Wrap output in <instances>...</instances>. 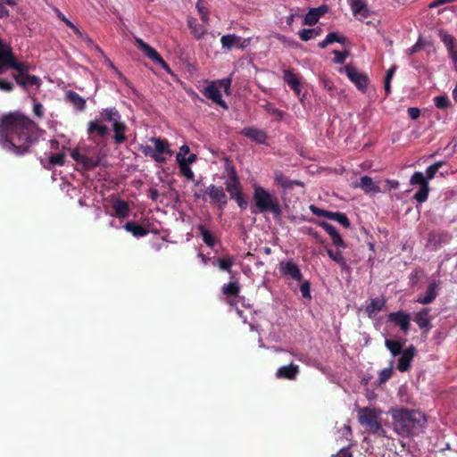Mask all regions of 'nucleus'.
Masks as SVG:
<instances>
[{
	"instance_id": "obj_1",
	"label": "nucleus",
	"mask_w": 457,
	"mask_h": 457,
	"mask_svg": "<svg viewBox=\"0 0 457 457\" xmlns=\"http://www.w3.org/2000/svg\"><path fill=\"white\" fill-rule=\"evenodd\" d=\"M38 125L20 112H10L0 117V145L15 155H25L38 139Z\"/></svg>"
},
{
	"instance_id": "obj_2",
	"label": "nucleus",
	"mask_w": 457,
	"mask_h": 457,
	"mask_svg": "<svg viewBox=\"0 0 457 457\" xmlns=\"http://www.w3.org/2000/svg\"><path fill=\"white\" fill-rule=\"evenodd\" d=\"M104 122H109L114 131L113 141L116 145H121L127 140L125 135L127 130L126 124L121 121V115L115 107L104 108L94 120L87 124V133L90 137L98 136L105 137L110 130Z\"/></svg>"
},
{
	"instance_id": "obj_3",
	"label": "nucleus",
	"mask_w": 457,
	"mask_h": 457,
	"mask_svg": "<svg viewBox=\"0 0 457 457\" xmlns=\"http://www.w3.org/2000/svg\"><path fill=\"white\" fill-rule=\"evenodd\" d=\"M390 413L394 431L401 436H418L426 428V416L419 410L401 407L392 410Z\"/></svg>"
},
{
	"instance_id": "obj_4",
	"label": "nucleus",
	"mask_w": 457,
	"mask_h": 457,
	"mask_svg": "<svg viewBox=\"0 0 457 457\" xmlns=\"http://www.w3.org/2000/svg\"><path fill=\"white\" fill-rule=\"evenodd\" d=\"M253 201L254 206L258 209V212H270L274 219H279L282 215V208L278 198L261 186L253 187ZM252 213H257L252 210Z\"/></svg>"
},
{
	"instance_id": "obj_5",
	"label": "nucleus",
	"mask_w": 457,
	"mask_h": 457,
	"mask_svg": "<svg viewBox=\"0 0 457 457\" xmlns=\"http://www.w3.org/2000/svg\"><path fill=\"white\" fill-rule=\"evenodd\" d=\"M445 164V162L439 161L429 165L426 170V175L420 171H415L411 179L410 184L412 186H420L419 190L414 194L413 198L420 204L426 202L428 198L430 191L428 180L433 179L438 173L439 169Z\"/></svg>"
},
{
	"instance_id": "obj_6",
	"label": "nucleus",
	"mask_w": 457,
	"mask_h": 457,
	"mask_svg": "<svg viewBox=\"0 0 457 457\" xmlns=\"http://www.w3.org/2000/svg\"><path fill=\"white\" fill-rule=\"evenodd\" d=\"M379 415V411L364 407L358 411V420L361 426L366 428L368 432L379 436H385L386 431L380 423Z\"/></svg>"
},
{
	"instance_id": "obj_7",
	"label": "nucleus",
	"mask_w": 457,
	"mask_h": 457,
	"mask_svg": "<svg viewBox=\"0 0 457 457\" xmlns=\"http://www.w3.org/2000/svg\"><path fill=\"white\" fill-rule=\"evenodd\" d=\"M9 69L17 71L16 75H24L29 73V67L24 62H18L11 46L6 44L0 49V74L4 73Z\"/></svg>"
},
{
	"instance_id": "obj_8",
	"label": "nucleus",
	"mask_w": 457,
	"mask_h": 457,
	"mask_svg": "<svg viewBox=\"0 0 457 457\" xmlns=\"http://www.w3.org/2000/svg\"><path fill=\"white\" fill-rule=\"evenodd\" d=\"M226 190L231 199L235 200L240 209H246L248 203L245 199L243 188L237 171L231 168L225 181Z\"/></svg>"
},
{
	"instance_id": "obj_9",
	"label": "nucleus",
	"mask_w": 457,
	"mask_h": 457,
	"mask_svg": "<svg viewBox=\"0 0 457 457\" xmlns=\"http://www.w3.org/2000/svg\"><path fill=\"white\" fill-rule=\"evenodd\" d=\"M340 72L345 73L359 90L362 92L366 91L369 84V78L365 73L360 72L352 65H345L340 70Z\"/></svg>"
},
{
	"instance_id": "obj_10",
	"label": "nucleus",
	"mask_w": 457,
	"mask_h": 457,
	"mask_svg": "<svg viewBox=\"0 0 457 457\" xmlns=\"http://www.w3.org/2000/svg\"><path fill=\"white\" fill-rule=\"evenodd\" d=\"M136 44L143 54L153 62L158 63L165 71L171 73V69L169 64L162 59L158 52L143 41L141 38H136Z\"/></svg>"
},
{
	"instance_id": "obj_11",
	"label": "nucleus",
	"mask_w": 457,
	"mask_h": 457,
	"mask_svg": "<svg viewBox=\"0 0 457 457\" xmlns=\"http://www.w3.org/2000/svg\"><path fill=\"white\" fill-rule=\"evenodd\" d=\"M278 270L284 278L293 279L298 282L303 280V274L299 266L292 260L280 262Z\"/></svg>"
},
{
	"instance_id": "obj_12",
	"label": "nucleus",
	"mask_w": 457,
	"mask_h": 457,
	"mask_svg": "<svg viewBox=\"0 0 457 457\" xmlns=\"http://www.w3.org/2000/svg\"><path fill=\"white\" fill-rule=\"evenodd\" d=\"M204 194L210 197L211 203L217 205L219 209L223 210L226 207L228 197L222 187L211 184L207 187Z\"/></svg>"
},
{
	"instance_id": "obj_13",
	"label": "nucleus",
	"mask_w": 457,
	"mask_h": 457,
	"mask_svg": "<svg viewBox=\"0 0 457 457\" xmlns=\"http://www.w3.org/2000/svg\"><path fill=\"white\" fill-rule=\"evenodd\" d=\"M202 93L206 98L212 100L214 104L220 105L223 109H228L227 103L222 99L221 93L219 90L216 81L211 82Z\"/></svg>"
},
{
	"instance_id": "obj_14",
	"label": "nucleus",
	"mask_w": 457,
	"mask_h": 457,
	"mask_svg": "<svg viewBox=\"0 0 457 457\" xmlns=\"http://www.w3.org/2000/svg\"><path fill=\"white\" fill-rule=\"evenodd\" d=\"M387 319L389 322L397 325L403 332L407 333L409 331L411 321L409 313L403 311L390 312Z\"/></svg>"
},
{
	"instance_id": "obj_15",
	"label": "nucleus",
	"mask_w": 457,
	"mask_h": 457,
	"mask_svg": "<svg viewBox=\"0 0 457 457\" xmlns=\"http://www.w3.org/2000/svg\"><path fill=\"white\" fill-rule=\"evenodd\" d=\"M220 43L224 49L230 50L233 46L245 48L248 45L249 39L242 40L240 37L235 34H228L221 37Z\"/></svg>"
},
{
	"instance_id": "obj_16",
	"label": "nucleus",
	"mask_w": 457,
	"mask_h": 457,
	"mask_svg": "<svg viewBox=\"0 0 457 457\" xmlns=\"http://www.w3.org/2000/svg\"><path fill=\"white\" fill-rule=\"evenodd\" d=\"M241 135L250 138L257 144H266L268 136L265 131L254 127H245L241 130Z\"/></svg>"
},
{
	"instance_id": "obj_17",
	"label": "nucleus",
	"mask_w": 457,
	"mask_h": 457,
	"mask_svg": "<svg viewBox=\"0 0 457 457\" xmlns=\"http://www.w3.org/2000/svg\"><path fill=\"white\" fill-rule=\"evenodd\" d=\"M318 225L330 236L332 243L335 246L341 248L346 247L345 241L333 225L326 221H319Z\"/></svg>"
},
{
	"instance_id": "obj_18",
	"label": "nucleus",
	"mask_w": 457,
	"mask_h": 457,
	"mask_svg": "<svg viewBox=\"0 0 457 457\" xmlns=\"http://www.w3.org/2000/svg\"><path fill=\"white\" fill-rule=\"evenodd\" d=\"M300 372L299 366L294 363L279 367L276 371L278 378L295 380Z\"/></svg>"
},
{
	"instance_id": "obj_19",
	"label": "nucleus",
	"mask_w": 457,
	"mask_h": 457,
	"mask_svg": "<svg viewBox=\"0 0 457 457\" xmlns=\"http://www.w3.org/2000/svg\"><path fill=\"white\" fill-rule=\"evenodd\" d=\"M415 354V347L411 345L403 351L401 357L398 359L397 370L401 372L407 371Z\"/></svg>"
},
{
	"instance_id": "obj_20",
	"label": "nucleus",
	"mask_w": 457,
	"mask_h": 457,
	"mask_svg": "<svg viewBox=\"0 0 457 457\" xmlns=\"http://www.w3.org/2000/svg\"><path fill=\"white\" fill-rule=\"evenodd\" d=\"M283 79L293 90L296 96H299L302 91L301 81L299 78L291 70H284Z\"/></svg>"
},
{
	"instance_id": "obj_21",
	"label": "nucleus",
	"mask_w": 457,
	"mask_h": 457,
	"mask_svg": "<svg viewBox=\"0 0 457 457\" xmlns=\"http://www.w3.org/2000/svg\"><path fill=\"white\" fill-rule=\"evenodd\" d=\"M429 312V308H423L421 311L414 314L413 320L417 323L420 329L429 331L432 328Z\"/></svg>"
},
{
	"instance_id": "obj_22",
	"label": "nucleus",
	"mask_w": 457,
	"mask_h": 457,
	"mask_svg": "<svg viewBox=\"0 0 457 457\" xmlns=\"http://www.w3.org/2000/svg\"><path fill=\"white\" fill-rule=\"evenodd\" d=\"M438 282L436 280L431 281L427 288L424 295H419L416 302L421 304L431 303L437 296Z\"/></svg>"
},
{
	"instance_id": "obj_23",
	"label": "nucleus",
	"mask_w": 457,
	"mask_h": 457,
	"mask_svg": "<svg viewBox=\"0 0 457 457\" xmlns=\"http://www.w3.org/2000/svg\"><path fill=\"white\" fill-rule=\"evenodd\" d=\"M150 141L154 144V153L157 154V158L166 159L163 157L164 154L169 155L172 154V151L170 149L169 143L166 139L161 137H151Z\"/></svg>"
},
{
	"instance_id": "obj_24",
	"label": "nucleus",
	"mask_w": 457,
	"mask_h": 457,
	"mask_svg": "<svg viewBox=\"0 0 457 457\" xmlns=\"http://www.w3.org/2000/svg\"><path fill=\"white\" fill-rule=\"evenodd\" d=\"M349 4L354 15L368 18L370 15L366 0H349Z\"/></svg>"
},
{
	"instance_id": "obj_25",
	"label": "nucleus",
	"mask_w": 457,
	"mask_h": 457,
	"mask_svg": "<svg viewBox=\"0 0 457 457\" xmlns=\"http://www.w3.org/2000/svg\"><path fill=\"white\" fill-rule=\"evenodd\" d=\"M357 187L366 194H377L381 191L380 187L369 176H362Z\"/></svg>"
},
{
	"instance_id": "obj_26",
	"label": "nucleus",
	"mask_w": 457,
	"mask_h": 457,
	"mask_svg": "<svg viewBox=\"0 0 457 457\" xmlns=\"http://www.w3.org/2000/svg\"><path fill=\"white\" fill-rule=\"evenodd\" d=\"M13 78L18 85L23 88L40 84V79L35 75L26 73L24 75H13Z\"/></svg>"
},
{
	"instance_id": "obj_27",
	"label": "nucleus",
	"mask_w": 457,
	"mask_h": 457,
	"mask_svg": "<svg viewBox=\"0 0 457 457\" xmlns=\"http://www.w3.org/2000/svg\"><path fill=\"white\" fill-rule=\"evenodd\" d=\"M65 99L79 111L86 108V100L75 91L68 90L65 93Z\"/></svg>"
},
{
	"instance_id": "obj_28",
	"label": "nucleus",
	"mask_w": 457,
	"mask_h": 457,
	"mask_svg": "<svg viewBox=\"0 0 457 457\" xmlns=\"http://www.w3.org/2000/svg\"><path fill=\"white\" fill-rule=\"evenodd\" d=\"M112 209L115 212L116 217L120 219H125L129 217L130 212L129 203L120 198L113 202Z\"/></svg>"
},
{
	"instance_id": "obj_29",
	"label": "nucleus",
	"mask_w": 457,
	"mask_h": 457,
	"mask_svg": "<svg viewBox=\"0 0 457 457\" xmlns=\"http://www.w3.org/2000/svg\"><path fill=\"white\" fill-rule=\"evenodd\" d=\"M240 284L238 281H230L224 284L221 287V292L228 298H237L240 293Z\"/></svg>"
},
{
	"instance_id": "obj_30",
	"label": "nucleus",
	"mask_w": 457,
	"mask_h": 457,
	"mask_svg": "<svg viewBox=\"0 0 457 457\" xmlns=\"http://www.w3.org/2000/svg\"><path fill=\"white\" fill-rule=\"evenodd\" d=\"M386 305L385 298H374L370 300V304L366 307V312L369 317L376 315L381 312Z\"/></svg>"
},
{
	"instance_id": "obj_31",
	"label": "nucleus",
	"mask_w": 457,
	"mask_h": 457,
	"mask_svg": "<svg viewBox=\"0 0 457 457\" xmlns=\"http://www.w3.org/2000/svg\"><path fill=\"white\" fill-rule=\"evenodd\" d=\"M124 228L137 237H145L149 233V230L146 228L138 225L134 221L126 222Z\"/></svg>"
},
{
	"instance_id": "obj_32",
	"label": "nucleus",
	"mask_w": 457,
	"mask_h": 457,
	"mask_svg": "<svg viewBox=\"0 0 457 457\" xmlns=\"http://www.w3.org/2000/svg\"><path fill=\"white\" fill-rule=\"evenodd\" d=\"M439 37L447 48L448 54L457 51L455 38L445 30L439 31Z\"/></svg>"
},
{
	"instance_id": "obj_33",
	"label": "nucleus",
	"mask_w": 457,
	"mask_h": 457,
	"mask_svg": "<svg viewBox=\"0 0 457 457\" xmlns=\"http://www.w3.org/2000/svg\"><path fill=\"white\" fill-rule=\"evenodd\" d=\"M275 180L276 182L283 188H290L294 185L295 186H303V183L299 180H290L288 179L285 175H283L281 172H277L275 174Z\"/></svg>"
},
{
	"instance_id": "obj_34",
	"label": "nucleus",
	"mask_w": 457,
	"mask_h": 457,
	"mask_svg": "<svg viewBox=\"0 0 457 457\" xmlns=\"http://www.w3.org/2000/svg\"><path fill=\"white\" fill-rule=\"evenodd\" d=\"M197 230L200 232L202 239L204 242V244L209 247H213L216 243L213 234L210 230H208L203 224H199L197 226Z\"/></svg>"
},
{
	"instance_id": "obj_35",
	"label": "nucleus",
	"mask_w": 457,
	"mask_h": 457,
	"mask_svg": "<svg viewBox=\"0 0 457 457\" xmlns=\"http://www.w3.org/2000/svg\"><path fill=\"white\" fill-rule=\"evenodd\" d=\"M218 267L220 270L227 271L228 273L232 272V266L234 263V257L231 255H226L222 258H219L216 261Z\"/></svg>"
},
{
	"instance_id": "obj_36",
	"label": "nucleus",
	"mask_w": 457,
	"mask_h": 457,
	"mask_svg": "<svg viewBox=\"0 0 457 457\" xmlns=\"http://www.w3.org/2000/svg\"><path fill=\"white\" fill-rule=\"evenodd\" d=\"M385 345L393 356H397L403 353V345L397 340L386 339Z\"/></svg>"
},
{
	"instance_id": "obj_37",
	"label": "nucleus",
	"mask_w": 457,
	"mask_h": 457,
	"mask_svg": "<svg viewBox=\"0 0 457 457\" xmlns=\"http://www.w3.org/2000/svg\"><path fill=\"white\" fill-rule=\"evenodd\" d=\"M326 252L334 262H336L342 267L346 266L345 259L344 258L341 251H333L332 249L326 247Z\"/></svg>"
},
{
	"instance_id": "obj_38",
	"label": "nucleus",
	"mask_w": 457,
	"mask_h": 457,
	"mask_svg": "<svg viewBox=\"0 0 457 457\" xmlns=\"http://www.w3.org/2000/svg\"><path fill=\"white\" fill-rule=\"evenodd\" d=\"M99 158H94L87 155H83L80 164L86 170H92L99 165Z\"/></svg>"
},
{
	"instance_id": "obj_39",
	"label": "nucleus",
	"mask_w": 457,
	"mask_h": 457,
	"mask_svg": "<svg viewBox=\"0 0 457 457\" xmlns=\"http://www.w3.org/2000/svg\"><path fill=\"white\" fill-rule=\"evenodd\" d=\"M140 150L145 156L151 157L156 162L163 163L166 162V159L157 158V154H155L154 149L151 145H141Z\"/></svg>"
},
{
	"instance_id": "obj_40",
	"label": "nucleus",
	"mask_w": 457,
	"mask_h": 457,
	"mask_svg": "<svg viewBox=\"0 0 457 457\" xmlns=\"http://www.w3.org/2000/svg\"><path fill=\"white\" fill-rule=\"evenodd\" d=\"M434 104L438 109H446L451 105V102L447 96H438L434 98Z\"/></svg>"
},
{
	"instance_id": "obj_41",
	"label": "nucleus",
	"mask_w": 457,
	"mask_h": 457,
	"mask_svg": "<svg viewBox=\"0 0 457 457\" xmlns=\"http://www.w3.org/2000/svg\"><path fill=\"white\" fill-rule=\"evenodd\" d=\"M333 220L338 222L345 228H348L351 225L348 217L344 212H335Z\"/></svg>"
},
{
	"instance_id": "obj_42",
	"label": "nucleus",
	"mask_w": 457,
	"mask_h": 457,
	"mask_svg": "<svg viewBox=\"0 0 457 457\" xmlns=\"http://www.w3.org/2000/svg\"><path fill=\"white\" fill-rule=\"evenodd\" d=\"M179 166L180 172L183 176H185L189 180L195 179V174L192 171L189 165H187V163H186V162H179Z\"/></svg>"
},
{
	"instance_id": "obj_43",
	"label": "nucleus",
	"mask_w": 457,
	"mask_h": 457,
	"mask_svg": "<svg viewBox=\"0 0 457 457\" xmlns=\"http://www.w3.org/2000/svg\"><path fill=\"white\" fill-rule=\"evenodd\" d=\"M319 19V14H317L314 11H312V9H311L304 17L303 24L308 26H313L318 22Z\"/></svg>"
},
{
	"instance_id": "obj_44",
	"label": "nucleus",
	"mask_w": 457,
	"mask_h": 457,
	"mask_svg": "<svg viewBox=\"0 0 457 457\" xmlns=\"http://www.w3.org/2000/svg\"><path fill=\"white\" fill-rule=\"evenodd\" d=\"M393 373H394V371H393L392 365L387 368L383 369L378 374L379 385L386 382L392 377Z\"/></svg>"
},
{
	"instance_id": "obj_45",
	"label": "nucleus",
	"mask_w": 457,
	"mask_h": 457,
	"mask_svg": "<svg viewBox=\"0 0 457 457\" xmlns=\"http://www.w3.org/2000/svg\"><path fill=\"white\" fill-rule=\"evenodd\" d=\"M49 162L53 166H55V165L62 166L65 162V154L63 153L51 154L49 156Z\"/></svg>"
},
{
	"instance_id": "obj_46",
	"label": "nucleus",
	"mask_w": 457,
	"mask_h": 457,
	"mask_svg": "<svg viewBox=\"0 0 457 457\" xmlns=\"http://www.w3.org/2000/svg\"><path fill=\"white\" fill-rule=\"evenodd\" d=\"M298 35L303 41H308L315 38L314 29H303L298 32Z\"/></svg>"
},
{
	"instance_id": "obj_47",
	"label": "nucleus",
	"mask_w": 457,
	"mask_h": 457,
	"mask_svg": "<svg viewBox=\"0 0 457 457\" xmlns=\"http://www.w3.org/2000/svg\"><path fill=\"white\" fill-rule=\"evenodd\" d=\"M219 83V87H221L226 95H230V87L232 83L231 78H225L216 82V84Z\"/></svg>"
},
{
	"instance_id": "obj_48",
	"label": "nucleus",
	"mask_w": 457,
	"mask_h": 457,
	"mask_svg": "<svg viewBox=\"0 0 457 457\" xmlns=\"http://www.w3.org/2000/svg\"><path fill=\"white\" fill-rule=\"evenodd\" d=\"M33 112L38 119H42L44 117V107L41 103L37 101L36 98H33Z\"/></svg>"
},
{
	"instance_id": "obj_49",
	"label": "nucleus",
	"mask_w": 457,
	"mask_h": 457,
	"mask_svg": "<svg viewBox=\"0 0 457 457\" xmlns=\"http://www.w3.org/2000/svg\"><path fill=\"white\" fill-rule=\"evenodd\" d=\"M326 38L329 44H332L334 42L344 44L346 39L345 37L338 36L336 32L328 33L326 36Z\"/></svg>"
},
{
	"instance_id": "obj_50",
	"label": "nucleus",
	"mask_w": 457,
	"mask_h": 457,
	"mask_svg": "<svg viewBox=\"0 0 457 457\" xmlns=\"http://www.w3.org/2000/svg\"><path fill=\"white\" fill-rule=\"evenodd\" d=\"M425 46L424 41L421 38H419L418 41L407 50L408 54L412 55L418 52H420Z\"/></svg>"
},
{
	"instance_id": "obj_51",
	"label": "nucleus",
	"mask_w": 457,
	"mask_h": 457,
	"mask_svg": "<svg viewBox=\"0 0 457 457\" xmlns=\"http://www.w3.org/2000/svg\"><path fill=\"white\" fill-rule=\"evenodd\" d=\"M335 57H334V62L335 63H344L346 57L348 56V52H341L338 50H335L333 52Z\"/></svg>"
},
{
	"instance_id": "obj_52",
	"label": "nucleus",
	"mask_w": 457,
	"mask_h": 457,
	"mask_svg": "<svg viewBox=\"0 0 457 457\" xmlns=\"http://www.w3.org/2000/svg\"><path fill=\"white\" fill-rule=\"evenodd\" d=\"M189 147L188 145H183L180 148H179V154H177V162H185V156L187 154H189Z\"/></svg>"
},
{
	"instance_id": "obj_53",
	"label": "nucleus",
	"mask_w": 457,
	"mask_h": 457,
	"mask_svg": "<svg viewBox=\"0 0 457 457\" xmlns=\"http://www.w3.org/2000/svg\"><path fill=\"white\" fill-rule=\"evenodd\" d=\"M300 291L303 298H311L310 282L304 281L303 283H302V285L300 286Z\"/></svg>"
},
{
	"instance_id": "obj_54",
	"label": "nucleus",
	"mask_w": 457,
	"mask_h": 457,
	"mask_svg": "<svg viewBox=\"0 0 457 457\" xmlns=\"http://www.w3.org/2000/svg\"><path fill=\"white\" fill-rule=\"evenodd\" d=\"M14 86L11 81L5 79H0V89L6 92H11Z\"/></svg>"
},
{
	"instance_id": "obj_55",
	"label": "nucleus",
	"mask_w": 457,
	"mask_h": 457,
	"mask_svg": "<svg viewBox=\"0 0 457 457\" xmlns=\"http://www.w3.org/2000/svg\"><path fill=\"white\" fill-rule=\"evenodd\" d=\"M407 112L411 120H417L420 116V110L416 107L408 108Z\"/></svg>"
},
{
	"instance_id": "obj_56",
	"label": "nucleus",
	"mask_w": 457,
	"mask_h": 457,
	"mask_svg": "<svg viewBox=\"0 0 457 457\" xmlns=\"http://www.w3.org/2000/svg\"><path fill=\"white\" fill-rule=\"evenodd\" d=\"M453 2H457V0H435V1H433L432 3H430L428 4V7L430 9H433V8L437 7V6H440V5H443V4H445L453 3Z\"/></svg>"
},
{
	"instance_id": "obj_57",
	"label": "nucleus",
	"mask_w": 457,
	"mask_h": 457,
	"mask_svg": "<svg viewBox=\"0 0 457 457\" xmlns=\"http://www.w3.org/2000/svg\"><path fill=\"white\" fill-rule=\"evenodd\" d=\"M190 28L192 29V32L197 38H200L204 33V29L201 25H195V27H192L190 25Z\"/></svg>"
},
{
	"instance_id": "obj_58",
	"label": "nucleus",
	"mask_w": 457,
	"mask_h": 457,
	"mask_svg": "<svg viewBox=\"0 0 457 457\" xmlns=\"http://www.w3.org/2000/svg\"><path fill=\"white\" fill-rule=\"evenodd\" d=\"M312 9L317 14H319L320 18L328 12V6L327 4H322V5L319 6V7H317V8H312Z\"/></svg>"
},
{
	"instance_id": "obj_59",
	"label": "nucleus",
	"mask_w": 457,
	"mask_h": 457,
	"mask_svg": "<svg viewBox=\"0 0 457 457\" xmlns=\"http://www.w3.org/2000/svg\"><path fill=\"white\" fill-rule=\"evenodd\" d=\"M310 210H311V212H312L314 215H316V216H318V217H323V216H324V213H325V210H324V209H320V208H319V207H317V206H315V205L312 204V205L310 206Z\"/></svg>"
},
{
	"instance_id": "obj_60",
	"label": "nucleus",
	"mask_w": 457,
	"mask_h": 457,
	"mask_svg": "<svg viewBox=\"0 0 457 457\" xmlns=\"http://www.w3.org/2000/svg\"><path fill=\"white\" fill-rule=\"evenodd\" d=\"M337 457H353L350 447L342 448L337 453Z\"/></svg>"
},
{
	"instance_id": "obj_61",
	"label": "nucleus",
	"mask_w": 457,
	"mask_h": 457,
	"mask_svg": "<svg viewBox=\"0 0 457 457\" xmlns=\"http://www.w3.org/2000/svg\"><path fill=\"white\" fill-rule=\"evenodd\" d=\"M321 83L323 87L328 91H332L335 88L333 82L326 78L321 79Z\"/></svg>"
},
{
	"instance_id": "obj_62",
	"label": "nucleus",
	"mask_w": 457,
	"mask_h": 457,
	"mask_svg": "<svg viewBox=\"0 0 457 457\" xmlns=\"http://www.w3.org/2000/svg\"><path fill=\"white\" fill-rule=\"evenodd\" d=\"M71 157L72 159L77 162V163H79L81 162V160H82V157H83V154H81L79 149H74L71 153Z\"/></svg>"
},
{
	"instance_id": "obj_63",
	"label": "nucleus",
	"mask_w": 457,
	"mask_h": 457,
	"mask_svg": "<svg viewBox=\"0 0 457 457\" xmlns=\"http://www.w3.org/2000/svg\"><path fill=\"white\" fill-rule=\"evenodd\" d=\"M148 196L151 200L156 201L159 197V192L156 188L151 187L148 191Z\"/></svg>"
},
{
	"instance_id": "obj_64",
	"label": "nucleus",
	"mask_w": 457,
	"mask_h": 457,
	"mask_svg": "<svg viewBox=\"0 0 457 457\" xmlns=\"http://www.w3.org/2000/svg\"><path fill=\"white\" fill-rule=\"evenodd\" d=\"M395 71H396V66H395V65L392 66L390 69H388L386 71V77H385V80L391 81Z\"/></svg>"
}]
</instances>
